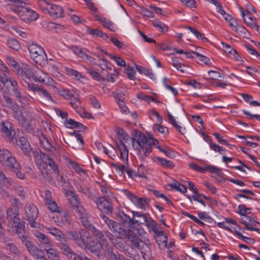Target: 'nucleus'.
<instances>
[{
  "label": "nucleus",
  "instance_id": "nucleus-20",
  "mask_svg": "<svg viewBox=\"0 0 260 260\" xmlns=\"http://www.w3.org/2000/svg\"><path fill=\"white\" fill-rule=\"evenodd\" d=\"M48 233L54 236L56 240L61 243L62 242H67V240L65 238L63 233L59 229L51 227L47 229Z\"/></svg>",
  "mask_w": 260,
  "mask_h": 260
},
{
  "label": "nucleus",
  "instance_id": "nucleus-32",
  "mask_svg": "<svg viewBox=\"0 0 260 260\" xmlns=\"http://www.w3.org/2000/svg\"><path fill=\"white\" fill-rule=\"evenodd\" d=\"M69 195L71 196L69 198V202L73 209L80 205L78 196L74 191H71L69 192Z\"/></svg>",
  "mask_w": 260,
  "mask_h": 260
},
{
  "label": "nucleus",
  "instance_id": "nucleus-48",
  "mask_svg": "<svg viewBox=\"0 0 260 260\" xmlns=\"http://www.w3.org/2000/svg\"><path fill=\"white\" fill-rule=\"evenodd\" d=\"M104 53L108 56H109L110 58L113 59L117 63V64L120 67H125L126 66V62L124 60H123L120 57L116 56L115 55H112L110 54H108L106 52H104Z\"/></svg>",
  "mask_w": 260,
  "mask_h": 260
},
{
  "label": "nucleus",
  "instance_id": "nucleus-25",
  "mask_svg": "<svg viewBox=\"0 0 260 260\" xmlns=\"http://www.w3.org/2000/svg\"><path fill=\"white\" fill-rule=\"evenodd\" d=\"M57 218L59 220V222L61 225H69L71 223V219L69 214L62 209L58 212Z\"/></svg>",
  "mask_w": 260,
  "mask_h": 260
},
{
  "label": "nucleus",
  "instance_id": "nucleus-58",
  "mask_svg": "<svg viewBox=\"0 0 260 260\" xmlns=\"http://www.w3.org/2000/svg\"><path fill=\"white\" fill-rule=\"evenodd\" d=\"M7 249L9 250V251L13 254H15L17 256H20V253L16 245L13 243H11L10 244H8V246L6 247Z\"/></svg>",
  "mask_w": 260,
  "mask_h": 260
},
{
  "label": "nucleus",
  "instance_id": "nucleus-61",
  "mask_svg": "<svg viewBox=\"0 0 260 260\" xmlns=\"http://www.w3.org/2000/svg\"><path fill=\"white\" fill-rule=\"evenodd\" d=\"M73 91L68 89H62L59 91V94L67 100H69L70 97L73 96Z\"/></svg>",
  "mask_w": 260,
  "mask_h": 260
},
{
  "label": "nucleus",
  "instance_id": "nucleus-49",
  "mask_svg": "<svg viewBox=\"0 0 260 260\" xmlns=\"http://www.w3.org/2000/svg\"><path fill=\"white\" fill-rule=\"evenodd\" d=\"M150 199L147 198H140L137 199L135 204L138 207L145 209L146 206L149 203Z\"/></svg>",
  "mask_w": 260,
  "mask_h": 260
},
{
  "label": "nucleus",
  "instance_id": "nucleus-7",
  "mask_svg": "<svg viewBox=\"0 0 260 260\" xmlns=\"http://www.w3.org/2000/svg\"><path fill=\"white\" fill-rule=\"evenodd\" d=\"M25 213L27 220L32 228H38L39 224L36 222L38 215V210L34 204H26L25 207Z\"/></svg>",
  "mask_w": 260,
  "mask_h": 260
},
{
  "label": "nucleus",
  "instance_id": "nucleus-55",
  "mask_svg": "<svg viewBox=\"0 0 260 260\" xmlns=\"http://www.w3.org/2000/svg\"><path fill=\"white\" fill-rule=\"evenodd\" d=\"M87 73L92 76V78L98 81H103L104 80V78L102 77L100 74L93 70L92 69H87Z\"/></svg>",
  "mask_w": 260,
  "mask_h": 260
},
{
  "label": "nucleus",
  "instance_id": "nucleus-13",
  "mask_svg": "<svg viewBox=\"0 0 260 260\" xmlns=\"http://www.w3.org/2000/svg\"><path fill=\"white\" fill-rule=\"evenodd\" d=\"M40 146L45 151L47 152L54 154L56 151V149L50 143L46 137L43 134H41L39 136Z\"/></svg>",
  "mask_w": 260,
  "mask_h": 260
},
{
  "label": "nucleus",
  "instance_id": "nucleus-9",
  "mask_svg": "<svg viewBox=\"0 0 260 260\" xmlns=\"http://www.w3.org/2000/svg\"><path fill=\"white\" fill-rule=\"evenodd\" d=\"M7 217L9 226H16L22 223L19 218V210L17 207H10L8 208L7 210Z\"/></svg>",
  "mask_w": 260,
  "mask_h": 260
},
{
  "label": "nucleus",
  "instance_id": "nucleus-33",
  "mask_svg": "<svg viewBox=\"0 0 260 260\" xmlns=\"http://www.w3.org/2000/svg\"><path fill=\"white\" fill-rule=\"evenodd\" d=\"M133 216L137 217L139 218V220H134L135 224L140 223L141 224H146L149 220L145 214L141 213L139 212L133 211Z\"/></svg>",
  "mask_w": 260,
  "mask_h": 260
},
{
  "label": "nucleus",
  "instance_id": "nucleus-63",
  "mask_svg": "<svg viewBox=\"0 0 260 260\" xmlns=\"http://www.w3.org/2000/svg\"><path fill=\"white\" fill-rule=\"evenodd\" d=\"M18 86L16 81L12 77H8V80L6 81L5 86L8 88L12 87L13 88L16 87Z\"/></svg>",
  "mask_w": 260,
  "mask_h": 260
},
{
  "label": "nucleus",
  "instance_id": "nucleus-36",
  "mask_svg": "<svg viewBox=\"0 0 260 260\" xmlns=\"http://www.w3.org/2000/svg\"><path fill=\"white\" fill-rule=\"evenodd\" d=\"M68 100L70 101L71 105L77 111L81 107L80 102L79 100L78 95L77 94L73 92V96L70 97Z\"/></svg>",
  "mask_w": 260,
  "mask_h": 260
},
{
  "label": "nucleus",
  "instance_id": "nucleus-14",
  "mask_svg": "<svg viewBox=\"0 0 260 260\" xmlns=\"http://www.w3.org/2000/svg\"><path fill=\"white\" fill-rule=\"evenodd\" d=\"M96 204L98 208L101 210H106L107 211L110 212L112 211V207L111 204L105 198L100 197L97 198L95 197L93 200Z\"/></svg>",
  "mask_w": 260,
  "mask_h": 260
},
{
  "label": "nucleus",
  "instance_id": "nucleus-57",
  "mask_svg": "<svg viewBox=\"0 0 260 260\" xmlns=\"http://www.w3.org/2000/svg\"><path fill=\"white\" fill-rule=\"evenodd\" d=\"M38 93L40 96H42L45 99L46 101H53L50 93L43 88H40L38 91Z\"/></svg>",
  "mask_w": 260,
  "mask_h": 260
},
{
  "label": "nucleus",
  "instance_id": "nucleus-15",
  "mask_svg": "<svg viewBox=\"0 0 260 260\" xmlns=\"http://www.w3.org/2000/svg\"><path fill=\"white\" fill-rule=\"evenodd\" d=\"M89 249L92 253H94L100 258H103L104 257V250L103 246L100 242L93 243L92 244H89Z\"/></svg>",
  "mask_w": 260,
  "mask_h": 260
},
{
  "label": "nucleus",
  "instance_id": "nucleus-27",
  "mask_svg": "<svg viewBox=\"0 0 260 260\" xmlns=\"http://www.w3.org/2000/svg\"><path fill=\"white\" fill-rule=\"evenodd\" d=\"M35 73L34 80L36 82L44 83L46 78H48L47 74L40 69L36 68V72Z\"/></svg>",
  "mask_w": 260,
  "mask_h": 260
},
{
  "label": "nucleus",
  "instance_id": "nucleus-8",
  "mask_svg": "<svg viewBox=\"0 0 260 260\" xmlns=\"http://www.w3.org/2000/svg\"><path fill=\"white\" fill-rule=\"evenodd\" d=\"M141 230L139 229H134L132 226L131 229L126 230V236L125 237L130 241L135 248H140V244H142Z\"/></svg>",
  "mask_w": 260,
  "mask_h": 260
},
{
  "label": "nucleus",
  "instance_id": "nucleus-45",
  "mask_svg": "<svg viewBox=\"0 0 260 260\" xmlns=\"http://www.w3.org/2000/svg\"><path fill=\"white\" fill-rule=\"evenodd\" d=\"M8 45L11 49L18 51L21 49V46L19 42L15 39L10 38L7 41Z\"/></svg>",
  "mask_w": 260,
  "mask_h": 260
},
{
  "label": "nucleus",
  "instance_id": "nucleus-24",
  "mask_svg": "<svg viewBox=\"0 0 260 260\" xmlns=\"http://www.w3.org/2000/svg\"><path fill=\"white\" fill-rule=\"evenodd\" d=\"M13 228V230L16 232L18 237L21 240L23 243H24L26 240L27 239V237L25 234L24 231V224L22 222L17 225L16 226H12Z\"/></svg>",
  "mask_w": 260,
  "mask_h": 260
},
{
  "label": "nucleus",
  "instance_id": "nucleus-51",
  "mask_svg": "<svg viewBox=\"0 0 260 260\" xmlns=\"http://www.w3.org/2000/svg\"><path fill=\"white\" fill-rule=\"evenodd\" d=\"M66 71L68 75L71 76H74L76 79L78 80H80L81 78H84L81 75V74L76 70L66 68Z\"/></svg>",
  "mask_w": 260,
  "mask_h": 260
},
{
  "label": "nucleus",
  "instance_id": "nucleus-37",
  "mask_svg": "<svg viewBox=\"0 0 260 260\" xmlns=\"http://www.w3.org/2000/svg\"><path fill=\"white\" fill-rule=\"evenodd\" d=\"M229 25L233 28V29L237 32H242L245 30L244 27L239 25L237 20L233 17L228 21Z\"/></svg>",
  "mask_w": 260,
  "mask_h": 260
},
{
  "label": "nucleus",
  "instance_id": "nucleus-5",
  "mask_svg": "<svg viewBox=\"0 0 260 260\" xmlns=\"http://www.w3.org/2000/svg\"><path fill=\"white\" fill-rule=\"evenodd\" d=\"M0 163L9 168L17 169L19 167V162L11 152L2 148H0Z\"/></svg>",
  "mask_w": 260,
  "mask_h": 260
},
{
  "label": "nucleus",
  "instance_id": "nucleus-21",
  "mask_svg": "<svg viewBox=\"0 0 260 260\" xmlns=\"http://www.w3.org/2000/svg\"><path fill=\"white\" fill-rule=\"evenodd\" d=\"M58 247L61 253L66 256L68 258H72V256L74 255V252L67 243V242H62L58 244Z\"/></svg>",
  "mask_w": 260,
  "mask_h": 260
},
{
  "label": "nucleus",
  "instance_id": "nucleus-64",
  "mask_svg": "<svg viewBox=\"0 0 260 260\" xmlns=\"http://www.w3.org/2000/svg\"><path fill=\"white\" fill-rule=\"evenodd\" d=\"M239 212L238 213L242 216L246 215V214H249V212L250 210V208H247L244 205H240L238 206Z\"/></svg>",
  "mask_w": 260,
  "mask_h": 260
},
{
  "label": "nucleus",
  "instance_id": "nucleus-38",
  "mask_svg": "<svg viewBox=\"0 0 260 260\" xmlns=\"http://www.w3.org/2000/svg\"><path fill=\"white\" fill-rule=\"evenodd\" d=\"M77 188L78 191L82 192L88 198L91 199V200H94L95 196L90 191L89 188L84 187L81 185H77Z\"/></svg>",
  "mask_w": 260,
  "mask_h": 260
},
{
  "label": "nucleus",
  "instance_id": "nucleus-52",
  "mask_svg": "<svg viewBox=\"0 0 260 260\" xmlns=\"http://www.w3.org/2000/svg\"><path fill=\"white\" fill-rule=\"evenodd\" d=\"M46 205L49 209L52 212L58 213L61 210V209L57 206V204L53 200L46 203Z\"/></svg>",
  "mask_w": 260,
  "mask_h": 260
},
{
  "label": "nucleus",
  "instance_id": "nucleus-6",
  "mask_svg": "<svg viewBox=\"0 0 260 260\" xmlns=\"http://www.w3.org/2000/svg\"><path fill=\"white\" fill-rule=\"evenodd\" d=\"M33 154L35 160H36V159L38 158L39 160H41L43 164H46L47 168L48 166H50L54 173L56 175L58 176L59 170L57 165L55 161L51 158L48 154L42 152L41 150L34 151Z\"/></svg>",
  "mask_w": 260,
  "mask_h": 260
},
{
  "label": "nucleus",
  "instance_id": "nucleus-17",
  "mask_svg": "<svg viewBox=\"0 0 260 260\" xmlns=\"http://www.w3.org/2000/svg\"><path fill=\"white\" fill-rule=\"evenodd\" d=\"M54 18L61 17L63 16L62 8L59 6L51 4L48 13Z\"/></svg>",
  "mask_w": 260,
  "mask_h": 260
},
{
  "label": "nucleus",
  "instance_id": "nucleus-12",
  "mask_svg": "<svg viewBox=\"0 0 260 260\" xmlns=\"http://www.w3.org/2000/svg\"><path fill=\"white\" fill-rule=\"evenodd\" d=\"M36 69H31L28 66L21 68L17 71V74L23 80L26 82V79L34 80Z\"/></svg>",
  "mask_w": 260,
  "mask_h": 260
},
{
  "label": "nucleus",
  "instance_id": "nucleus-11",
  "mask_svg": "<svg viewBox=\"0 0 260 260\" xmlns=\"http://www.w3.org/2000/svg\"><path fill=\"white\" fill-rule=\"evenodd\" d=\"M1 126L3 137L8 141L12 140L15 135V132L12 123L8 120L2 121Z\"/></svg>",
  "mask_w": 260,
  "mask_h": 260
},
{
  "label": "nucleus",
  "instance_id": "nucleus-62",
  "mask_svg": "<svg viewBox=\"0 0 260 260\" xmlns=\"http://www.w3.org/2000/svg\"><path fill=\"white\" fill-rule=\"evenodd\" d=\"M88 215L86 216H84L80 219L83 225L85 228L89 230L91 229V228L92 227L93 225H92L89 221L88 219Z\"/></svg>",
  "mask_w": 260,
  "mask_h": 260
},
{
  "label": "nucleus",
  "instance_id": "nucleus-34",
  "mask_svg": "<svg viewBox=\"0 0 260 260\" xmlns=\"http://www.w3.org/2000/svg\"><path fill=\"white\" fill-rule=\"evenodd\" d=\"M168 116L169 117V120L170 122L177 129V130L182 135H185L186 133V128H183L181 126L179 125L174 117L168 112Z\"/></svg>",
  "mask_w": 260,
  "mask_h": 260
},
{
  "label": "nucleus",
  "instance_id": "nucleus-1",
  "mask_svg": "<svg viewBox=\"0 0 260 260\" xmlns=\"http://www.w3.org/2000/svg\"><path fill=\"white\" fill-rule=\"evenodd\" d=\"M133 143L134 146L135 143L137 144L136 147L138 154L141 159L144 160L152 152L153 146L155 145V143H158V142L151 138H148L144 134L138 132L133 138Z\"/></svg>",
  "mask_w": 260,
  "mask_h": 260
},
{
  "label": "nucleus",
  "instance_id": "nucleus-42",
  "mask_svg": "<svg viewBox=\"0 0 260 260\" xmlns=\"http://www.w3.org/2000/svg\"><path fill=\"white\" fill-rule=\"evenodd\" d=\"M87 31L89 34L93 36L99 37L104 39H106L108 38V35L106 33L103 32L102 31L99 29L88 28L87 29Z\"/></svg>",
  "mask_w": 260,
  "mask_h": 260
},
{
  "label": "nucleus",
  "instance_id": "nucleus-4",
  "mask_svg": "<svg viewBox=\"0 0 260 260\" xmlns=\"http://www.w3.org/2000/svg\"><path fill=\"white\" fill-rule=\"evenodd\" d=\"M101 217L109 229L119 239H125L126 236V230L120 223H118L104 215H101Z\"/></svg>",
  "mask_w": 260,
  "mask_h": 260
},
{
  "label": "nucleus",
  "instance_id": "nucleus-47",
  "mask_svg": "<svg viewBox=\"0 0 260 260\" xmlns=\"http://www.w3.org/2000/svg\"><path fill=\"white\" fill-rule=\"evenodd\" d=\"M245 18H244V20L247 25H249L252 28H254V26H256V19L253 16H252L248 11H246V16Z\"/></svg>",
  "mask_w": 260,
  "mask_h": 260
},
{
  "label": "nucleus",
  "instance_id": "nucleus-60",
  "mask_svg": "<svg viewBox=\"0 0 260 260\" xmlns=\"http://www.w3.org/2000/svg\"><path fill=\"white\" fill-rule=\"evenodd\" d=\"M125 72L128 77V78L131 80H135V71L132 67H127L125 69Z\"/></svg>",
  "mask_w": 260,
  "mask_h": 260
},
{
  "label": "nucleus",
  "instance_id": "nucleus-35",
  "mask_svg": "<svg viewBox=\"0 0 260 260\" xmlns=\"http://www.w3.org/2000/svg\"><path fill=\"white\" fill-rule=\"evenodd\" d=\"M30 253L34 256L37 260H47L45 256V254L43 250L39 249L37 247L34 248Z\"/></svg>",
  "mask_w": 260,
  "mask_h": 260
},
{
  "label": "nucleus",
  "instance_id": "nucleus-54",
  "mask_svg": "<svg viewBox=\"0 0 260 260\" xmlns=\"http://www.w3.org/2000/svg\"><path fill=\"white\" fill-rule=\"evenodd\" d=\"M46 251L49 258H52L53 260H60L59 256L57 255L55 249L50 248L46 250Z\"/></svg>",
  "mask_w": 260,
  "mask_h": 260
},
{
  "label": "nucleus",
  "instance_id": "nucleus-26",
  "mask_svg": "<svg viewBox=\"0 0 260 260\" xmlns=\"http://www.w3.org/2000/svg\"><path fill=\"white\" fill-rule=\"evenodd\" d=\"M67 162L68 163L69 168L74 169L77 173L79 174H81L82 173L86 174V171L81 168L79 166V165L76 161L71 160L70 158H68L67 159Z\"/></svg>",
  "mask_w": 260,
  "mask_h": 260
},
{
  "label": "nucleus",
  "instance_id": "nucleus-16",
  "mask_svg": "<svg viewBox=\"0 0 260 260\" xmlns=\"http://www.w3.org/2000/svg\"><path fill=\"white\" fill-rule=\"evenodd\" d=\"M17 143V145L20 147L24 155L28 156L30 154L31 149L26 138L24 137H20Z\"/></svg>",
  "mask_w": 260,
  "mask_h": 260
},
{
  "label": "nucleus",
  "instance_id": "nucleus-19",
  "mask_svg": "<svg viewBox=\"0 0 260 260\" xmlns=\"http://www.w3.org/2000/svg\"><path fill=\"white\" fill-rule=\"evenodd\" d=\"M34 236L37 238L38 241L44 246L49 247L51 245L50 241L48 237L45 234L39 232L38 230H35L34 232Z\"/></svg>",
  "mask_w": 260,
  "mask_h": 260
},
{
  "label": "nucleus",
  "instance_id": "nucleus-43",
  "mask_svg": "<svg viewBox=\"0 0 260 260\" xmlns=\"http://www.w3.org/2000/svg\"><path fill=\"white\" fill-rule=\"evenodd\" d=\"M73 211L74 212L75 216L79 217L80 218L84 216H86L88 214L86 210L81 205H79L73 208Z\"/></svg>",
  "mask_w": 260,
  "mask_h": 260
},
{
  "label": "nucleus",
  "instance_id": "nucleus-44",
  "mask_svg": "<svg viewBox=\"0 0 260 260\" xmlns=\"http://www.w3.org/2000/svg\"><path fill=\"white\" fill-rule=\"evenodd\" d=\"M56 178L60 185L64 189H68L69 188L70 183L69 179L67 176H63V175L59 176L58 175V176L56 175Z\"/></svg>",
  "mask_w": 260,
  "mask_h": 260
},
{
  "label": "nucleus",
  "instance_id": "nucleus-53",
  "mask_svg": "<svg viewBox=\"0 0 260 260\" xmlns=\"http://www.w3.org/2000/svg\"><path fill=\"white\" fill-rule=\"evenodd\" d=\"M170 186L172 188L175 189L177 191H179L182 193H185L187 190L186 187L184 185L178 182H175L173 184H170Z\"/></svg>",
  "mask_w": 260,
  "mask_h": 260
},
{
  "label": "nucleus",
  "instance_id": "nucleus-29",
  "mask_svg": "<svg viewBox=\"0 0 260 260\" xmlns=\"http://www.w3.org/2000/svg\"><path fill=\"white\" fill-rule=\"evenodd\" d=\"M38 55L33 58L34 60L41 66L47 64L48 63V58L45 51L43 50L42 53H40Z\"/></svg>",
  "mask_w": 260,
  "mask_h": 260
},
{
  "label": "nucleus",
  "instance_id": "nucleus-10",
  "mask_svg": "<svg viewBox=\"0 0 260 260\" xmlns=\"http://www.w3.org/2000/svg\"><path fill=\"white\" fill-rule=\"evenodd\" d=\"M35 161L41 173L40 179L44 181L51 182L53 179L50 171L46 168V164H43L41 160H39L38 158L35 160Z\"/></svg>",
  "mask_w": 260,
  "mask_h": 260
},
{
  "label": "nucleus",
  "instance_id": "nucleus-31",
  "mask_svg": "<svg viewBox=\"0 0 260 260\" xmlns=\"http://www.w3.org/2000/svg\"><path fill=\"white\" fill-rule=\"evenodd\" d=\"M65 125L70 128H79L80 129L85 128V126L82 123L76 121L73 119H67L65 122Z\"/></svg>",
  "mask_w": 260,
  "mask_h": 260
},
{
  "label": "nucleus",
  "instance_id": "nucleus-22",
  "mask_svg": "<svg viewBox=\"0 0 260 260\" xmlns=\"http://www.w3.org/2000/svg\"><path fill=\"white\" fill-rule=\"evenodd\" d=\"M0 104L3 107H7L11 109L17 105L13 101L10 96L6 93L3 94V98H0Z\"/></svg>",
  "mask_w": 260,
  "mask_h": 260
},
{
  "label": "nucleus",
  "instance_id": "nucleus-50",
  "mask_svg": "<svg viewBox=\"0 0 260 260\" xmlns=\"http://www.w3.org/2000/svg\"><path fill=\"white\" fill-rule=\"evenodd\" d=\"M39 7L45 13H47L51 4L46 2V0H39L38 1Z\"/></svg>",
  "mask_w": 260,
  "mask_h": 260
},
{
  "label": "nucleus",
  "instance_id": "nucleus-41",
  "mask_svg": "<svg viewBox=\"0 0 260 260\" xmlns=\"http://www.w3.org/2000/svg\"><path fill=\"white\" fill-rule=\"evenodd\" d=\"M153 25L160 32H166L168 30L167 25L158 20H154L152 21Z\"/></svg>",
  "mask_w": 260,
  "mask_h": 260
},
{
  "label": "nucleus",
  "instance_id": "nucleus-59",
  "mask_svg": "<svg viewBox=\"0 0 260 260\" xmlns=\"http://www.w3.org/2000/svg\"><path fill=\"white\" fill-rule=\"evenodd\" d=\"M101 23L106 28L114 31L113 23L112 21L107 19L106 18L101 19Z\"/></svg>",
  "mask_w": 260,
  "mask_h": 260
},
{
  "label": "nucleus",
  "instance_id": "nucleus-39",
  "mask_svg": "<svg viewBox=\"0 0 260 260\" xmlns=\"http://www.w3.org/2000/svg\"><path fill=\"white\" fill-rule=\"evenodd\" d=\"M154 160L158 162L162 166L167 167L169 169L173 168L175 166L172 161L159 157H155Z\"/></svg>",
  "mask_w": 260,
  "mask_h": 260
},
{
  "label": "nucleus",
  "instance_id": "nucleus-28",
  "mask_svg": "<svg viewBox=\"0 0 260 260\" xmlns=\"http://www.w3.org/2000/svg\"><path fill=\"white\" fill-rule=\"evenodd\" d=\"M118 143L116 144V146L120 151L121 158L123 161L127 160L128 150L125 144L121 143L120 141Z\"/></svg>",
  "mask_w": 260,
  "mask_h": 260
},
{
  "label": "nucleus",
  "instance_id": "nucleus-40",
  "mask_svg": "<svg viewBox=\"0 0 260 260\" xmlns=\"http://www.w3.org/2000/svg\"><path fill=\"white\" fill-rule=\"evenodd\" d=\"M13 113L14 117L17 119L19 121L24 122V118L21 110L19 109L18 105H17L11 109Z\"/></svg>",
  "mask_w": 260,
  "mask_h": 260
},
{
  "label": "nucleus",
  "instance_id": "nucleus-56",
  "mask_svg": "<svg viewBox=\"0 0 260 260\" xmlns=\"http://www.w3.org/2000/svg\"><path fill=\"white\" fill-rule=\"evenodd\" d=\"M167 240L168 238L166 235L164 236H156L155 238V240L158 245L164 247H167Z\"/></svg>",
  "mask_w": 260,
  "mask_h": 260
},
{
  "label": "nucleus",
  "instance_id": "nucleus-23",
  "mask_svg": "<svg viewBox=\"0 0 260 260\" xmlns=\"http://www.w3.org/2000/svg\"><path fill=\"white\" fill-rule=\"evenodd\" d=\"M117 216L119 220L124 224H127L130 228L135 224L134 219L130 218L127 215L124 213L123 211H119L117 214Z\"/></svg>",
  "mask_w": 260,
  "mask_h": 260
},
{
  "label": "nucleus",
  "instance_id": "nucleus-2",
  "mask_svg": "<svg viewBox=\"0 0 260 260\" xmlns=\"http://www.w3.org/2000/svg\"><path fill=\"white\" fill-rule=\"evenodd\" d=\"M22 2L19 0V3L14 4L10 3L7 7L12 12L17 14L21 20L25 22L35 21L39 17L38 14L31 9L19 5Z\"/></svg>",
  "mask_w": 260,
  "mask_h": 260
},
{
  "label": "nucleus",
  "instance_id": "nucleus-30",
  "mask_svg": "<svg viewBox=\"0 0 260 260\" xmlns=\"http://www.w3.org/2000/svg\"><path fill=\"white\" fill-rule=\"evenodd\" d=\"M28 50L32 59L39 55L38 54L40 53H42V52L44 50L41 47L34 44L29 45Z\"/></svg>",
  "mask_w": 260,
  "mask_h": 260
},
{
  "label": "nucleus",
  "instance_id": "nucleus-18",
  "mask_svg": "<svg viewBox=\"0 0 260 260\" xmlns=\"http://www.w3.org/2000/svg\"><path fill=\"white\" fill-rule=\"evenodd\" d=\"M140 248H137L141 250L143 258L145 260H150L152 252L150 245L142 242V244H140Z\"/></svg>",
  "mask_w": 260,
  "mask_h": 260
},
{
  "label": "nucleus",
  "instance_id": "nucleus-46",
  "mask_svg": "<svg viewBox=\"0 0 260 260\" xmlns=\"http://www.w3.org/2000/svg\"><path fill=\"white\" fill-rule=\"evenodd\" d=\"M6 59L7 64L10 66L13 67L14 68V71L17 73V70L21 69V67H19L17 61L14 59V57L9 55L6 56Z\"/></svg>",
  "mask_w": 260,
  "mask_h": 260
},
{
  "label": "nucleus",
  "instance_id": "nucleus-3",
  "mask_svg": "<svg viewBox=\"0 0 260 260\" xmlns=\"http://www.w3.org/2000/svg\"><path fill=\"white\" fill-rule=\"evenodd\" d=\"M69 239L80 247L86 249L91 240L92 237L89 232L85 229H80L79 232L70 231L68 232Z\"/></svg>",
  "mask_w": 260,
  "mask_h": 260
}]
</instances>
